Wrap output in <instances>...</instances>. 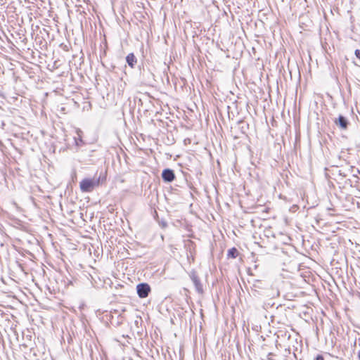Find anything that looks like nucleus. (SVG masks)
Here are the masks:
<instances>
[{
	"label": "nucleus",
	"mask_w": 360,
	"mask_h": 360,
	"mask_svg": "<svg viewBox=\"0 0 360 360\" xmlns=\"http://www.w3.org/2000/svg\"><path fill=\"white\" fill-rule=\"evenodd\" d=\"M316 360H324V359H323V356H318L316 357Z\"/></svg>",
	"instance_id": "nucleus-9"
},
{
	"label": "nucleus",
	"mask_w": 360,
	"mask_h": 360,
	"mask_svg": "<svg viewBox=\"0 0 360 360\" xmlns=\"http://www.w3.org/2000/svg\"><path fill=\"white\" fill-rule=\"evenodd\" d=\"M137 293L141 298H145L148 295L150 288L147 283H140L136 286Z\"/></svg>",
	"instance_id": "nucleus-2"
},
{
	"label": "nucleus",
	"mask_w": 360,
	"mask_h": 360,
	"mask_svg": "<svg viewBox=\"0 0 360 360\" xmlns=\"http://www.w3.org/2000/svg\"><path fill=\"white\" fill-rule=\"evenodd\" d=\"M162 177L164 181L171 182L174 179V174L172 170L166 169L163 170L162 173Z\"/></svg>",
	"instance_id": "nucleus-4"
},
{
	"label": "nucleus",
	"mask_w": 360,
	"mask_h": 360,
	"mask_svg": "<svg viewBox=\"0 0 360 360\" xmlns=\"http://www.w3.org/2000/svg\"><path fill=\"white\" fill-rule=\"evenodd\" d=\"M358 357H359V359H360V351H359V352Z\"/></svg>",
	"instance_id": "nucleus-10"
},
{
	"label": "nucleus",
	"mask_w": 360,
	"mask_h": 360,
	"mask_svg": "<svg viewBox=\"0 0 360 360\" xmlns=\"http://www.w3.org/2000/svg\"><path fill=\"white\" fill-rule=\"evenodd\" d=\"M75 143H76V144H77V146H79V141H80V142H82V139H81V137H80V136H79V138L78 139H77V138H75Z\"/></svg>",
	"instance_id": "nucleus-8"
},
{
	"label": "nucleus",
	"mask_w": 360,
	"mask_h": 360,
	"mask_svg": "<svg viewBox=\"0 0 360 360\" xmlns=\"http://www.w3.org/2000/svg\"><path fill=\"white\" fill-rule=\"evenodd\" d=\"M335 123L342 129H346L348 124L347 120L342 115H340L338 118L335 120Z\"/></svg>",
	"instance_id": "nucleus-5"
},
{
	"label": "nucleus",
	"mask_w": 360,
	"mask_h": 360,
	"mask_svg": "<svg viewBox=\"0 0 360 360\" xmlns=\"http://www.w3.org/2000/svg\"><path fill=\"white\" fill-rule=\"evenodd\" d=\"M100 179L101 177L97 179L86 178L82 179L79 183L81 191L83 193L92 192L96 187H98L100 185Z\"/></svg>",
	"instance_id": "nucleus-1"
},
{
	"label": "nucleus",
	"mask_w": 360,
	"mask_h": 360,
	"mask_svg": "<svg viewBox=\"0 0 360 360\" xmlns=\"http://www.w3.org/2000/svg\"><path fill=\"white\" fill-rule=\"evenodd\" d=\"M126 60L128 65L131 68H133L136 63V57L133 53L128 54L126 57Z\"/></svg>",
	"instance_id": "nucleus-6"
},
{
	"label": "nucleus",
	"mask_w": 360,
	"mask_h": 360,
	"mask_svg": "<svg viewBox=\"0 0 360 360\" xmlns=\"http://www.w3.org/2000/svg\"><path fill=\"white\" fill-rule=\"evenodd\" d=\"M237 255L238 250L235 248L230 249L228 252V256L232 258H236L237 257Z\"/></svg>",
	"instance_id": "nucleus-7"
},
{
	"label": "nucleus",
	"mask_w": 360,
	"mask_h": 360,
	"mask_svg": "<svg viewBox=\"0 0 360 360\" xmlns=\"http://www.w3.org/2000/svg\"><path fill=\"white\" fill-rule=\"evenodd\" d=\"M190 278H191V281H193V284H194V285L195 287L196 290L198 292L202 293V291H203L202 285L200 283V281L198 276L196 275V274L194 273V272L191 273Z\"/></svg>",
	"instance_id": "nucleus-3"
}]
</instances>
